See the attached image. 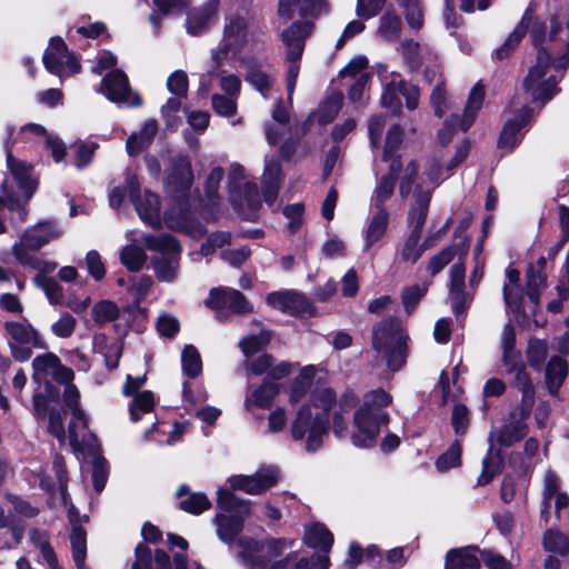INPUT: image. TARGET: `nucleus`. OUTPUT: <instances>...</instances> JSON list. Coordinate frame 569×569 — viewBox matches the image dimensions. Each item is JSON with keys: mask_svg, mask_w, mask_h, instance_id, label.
Here are the masks:
<instances>
[{"mask_svg": "<svg viewBox=\"0 0 569 569\" xmlns=\"http://www.w3.org/2000/svg\"><path fill=\"white\" fill-rule=\"evenodd\" d=\"M543 548L549 552L566 555L569 551L568 538L556 530H547L543 535Z\"/></svg>", "mask_w": 569, "mask_h": 569, "instance_id": "obj_61", "label": "nucleus"}, {"mask_svg": "<svg viewBox=\"0 0 569 569\" xmlns=\"http://www.w3.org/2000/svg\"><path fill=\"white\" fill-rule=\"evenodd\" d=\"M291 439L307 452L322 447L328 437L327 429H290Z\"/></svg>", "mask_w": 569, "mask_h": 569, "instance_id": "obj_35", "label": "nucleus"}, {"mask_svg": "<svg viewBox=\"0 0 569 569\" xmlns=\"http://www.w3.org/2000/svg\"><path fill=\"white\" fill-rule=\"evenodd\" d=\"M153 407L154 397L151 391L137 393L129 408L131 422L137 423L140 420V417L144 413L151 412Z\"/></svg>", "mask_w": 569, "mask_h": 569, "instance_id": "obj_53", "label": "nucleus"}, {"mask_svg": "<svg viewBox=\"0 0 569 569\" xmlns=\"http://www.w3.org/2000/svg\"><path fill=\"white\" fill-rule=\"evenodd\" d=\"M29 538L33 546L40 551L43 561L49 569H62L59 566L57 555L49 542V535L47 531L39 529H31Z\"/></svg>", "mask_w": 569, "mask_h": 569, "instance_id": "obj_41", "label": "nucleus"}, {"mask_svg": "<svg viewBox=\"0 0 569 569\" xmlns=\"http://www.w3.org/2000/svg\"><path fill=\"white\" fill-rule=\"evenodd\" d=\"M92 319L99 326L106 325L116 320L119 317L118 306L110 300H101L92 308Z\"/></svg>", "mask_w": 569, "mask_h": 569, "instance_id": "obj_57", "label": "nucleus"}, {"mask_svg": "<svg viewBox=\"0 0 569 569\" xmlns=\"http://www.w3.org/2000/svg\"><path fill=\"white\" fill-rule=\"evenodd\" d=\"M270 341V333L261 331L259 335H249L244 337L239 347L246 357H250L267 346Z\"/></svg>", "mask_w": 569, "mask_h": 569, "instance_id": "obj_64", "label": "nucleus"}, {"mask_svg": "<svg viewBox=\"0 0 569 569\" xmlns=\"http://www.w3.org/2000/svg\"><path fill=\"white\" fill-rule=\"evenodd\" d=\"M217 503L221 510L230 513V516H216L218 537L223 542L231 543L241 531L243 520L250 512L249 502L238 499L230 490L219 489Z\"/></svg>", "mask_w": 569, "mask_h": 569, "instance_id": "obj_5", "label": "nucleus"}, {"mask_svg": "<svg viewBox=\"0 0 569 569\" xmlns=\"http://www.w3.org/2000/svg\"><path fill=\"white\" fill-rule=\"evenodd\" d=\"M241 550L238 557L248 569H328L329 559L316 556L311 560H297L292 552H287L290 545L281 539L256 541L241 538L238 542Z\"/></svg>", "mask_w": 569, "mask_h": 569, "instance_id": "obj_1", "label": "nucleus"}, {"mask_svg": "<svg viewBox=\"0 0 569 569\" xmlns=\"http://www.w3.org/2000/svg\"><path fill=\"white\" fill-rule=\"evenodd\" d=\"M32 368L33 379L38 382L48 383L49 378H51L59 383H68L74 377L73 371L62 366L60 359L52 352L37 356L32 360Z\"/></svg>", "mask_w": 569, "mask_h": 569, "instance_id": "obj_20", "label": "nucleus"}, {"mask_svg": "<svg viewBox=\"0 0 569 569\" xmlns=\"http://www.w3.org/2000/svg\"><path fill=\"white\" fill-rule=\"evenodd\" d=\"M333 403L332 390H319L312 395L309 403L300 408L293 427H326L329 425V411Z\"/></svg>", "mask_w": 569, "mask_h": 569, "instance_id": "obj_15", "label": "nucleus"}, {"mask_svg": "<svg viewBox=\"0 0 569 569\" xmlns=\"http://www.w3.org/2000/svg\"><path fill=\"white\" fill-rule=\"evenodd\" d=\"M61 233V229L52 222L39 223L21 234L20 240L12 246V253L21 266L42 273H50L57 268V263L44 260L33 252L59 238Z\"/></svg>", "mask_w": 569, "mask_h": 569, "instance_id": "obj_2", "label": "nucleus"}, {"mask_svg": "<svg viewBox=\"0 0 569 569\" xmlns=\"http://www.w3.org/2000/svg\"><path fill=\"white\" fill-rule=\"evenodd\" d=\"M229 184L233 204L242 214L250 218L260 207L261 201L257 186L247 181L246 170L241 164H231Z\"/></svg>", "mask_w": 569, "mask_h": 569, "instance_id": "obj_11", "label": "nucleus"}, {"mask_svg": "<svg viewBox=\"0 0 569 569\" xmlns=\"http://www.w3.org/2000/svg\"><path fill=\"white\" fill-rule=\"evenodd\" d=\"M279 478V469L274 466H268L259 468L252 476H232L228 479V482L234 490H242L249 495H260L273 487Z\"/></svg>", "mask_w": 569, "mask_h": 569, "instance_id": "obj_19", "label": "nucleus"}, {"mask_svg": "<svg viewBox=\"0 0 569 569\" xmlns=\"http://www.w3.org/2000/svg\"><path fill=\"white\" fill-rule=\"evenodd\" d=\"M207 306L218 312V316L224 310L230 309L236 313H247L251 311V306L244 296L230 288L212 289L207 300Z\"/></svg>", "mask_w": 569, "mask_h": 569, "instance_id": "obj_25", "label": "nucleus"}, {"mask_svg": "<svg viewBox=\"0 0 569 569\" xmlns=\"http://www.w3.org/2000/svg\"><path fill=\"white\" fill-rule=\"evenodd\" d=\"M427 290H428L427 283L412 284V286L406 287L402 290L401 301H402L403 308L407 313H411L416 309L417 305L419 303L421 298L426 295Z\"/></svg>", "mask_w": 569, "mask_h": 569, "instance_id": "obj_62", "label": "nucleus"}, {"mask_svg": "<svg viewBox=\"0 0 569 569\" xmlns=\"http://www.w3.org/2000/svg\"><path fill=\"white\" fill-rule=\"evenodd\" d=\"M568 375V366L560 357H553L546 368V383L551 395H557Z\"/></svg>", "mask_w": 569, "mask_h": 569, "instance_id": "obj_44", "label": "nucleus"}, {"mask_svg": "<svg viewBox=\"0 0 569 569\" xmlns=\"http://www.w3.org/2000/svg\"><path fill=\"white\" fill-rule=\"evenodd\" d=\"M99 92L117 104L139 107L142 103L140 96L129 87L127 74L119 69L111 71L102 79Z\"/></svg>", "mask_w": 569, "mask_h": 569, "instance_id": "obj_17", "label": "nucleus"}, {"mask_svg": "<svg viewBox=\"0 0 569 569\" xmlns=\"http://www.w3.org/2000/svg\"><path fill=\"white\" fill-rule=\"evenodd\" d=\"M72 557L78 569H84L87 557V533L80 526H74L70 535Z\"/></svg>", "mask_w": 569, "mask_h": 569, "instance_id": "obj_50", "label": "nucleus"}, {"mask_svg": "<svg viewBox=\"0 0 569 569\" xmlns=\"http://www.w3.org/2000/svg\"><path fill=\"white\" fill-rule=\"evenodd\" d=\"M521 430L522 429H491L488 437L489 452L488 457L483 460L482 473L478 478L479 485H487L491 481L501 462V452L523 438Z\"/></svg>", "mask_w": 569, "mask_h": 569, "instance_id": "obj_12", "label": "nucleus"}, {"mask_svg": "<svg viewBox=\"0 0 569 569\" xmlns=\"http://www.w3.org/2000/svg\"><path fill=\"white\" fill-rule=\"evenodd\" d=\"M388 226V209H371L370 217L368 218V222L362 231L363 252H367L387 234Z\"/></svg>", "mask_w": 569, "mask_h": 569, "instance_id": "obj_29", "label": "nucleus"}, {"mask_svg": "<svg viewBox=\"0 0 569 569\" xmlns=\"http://www.w3.org/2000/svg\"><path fill=\"white\" fill-rule=\"evenodd\" d=\"M214 79L219 80L220 89L227 96L239 98L241 89L240 78L224 70L223 66L216 67L212 60L207 72L200 76L199 91L206 94L211 89Z\"/></svg>", "mask_w": 569, "mask_h": 569, "instance_id": "obj_24", "label": "nucleus"}, {"mask_svg": "<svg viewBox=\"0 0 569 569\" xmlns=\"http://www.w3.org/2000/svg\"><path fill=\"white\" fill-rule=\"evenodd\" d=\"M411 194L412 203L408 214V224L410 232L421 234L431 200V189L425 188L423 184H417V187L412 189Z\"/></svg>", "mask_w": 569, "mask_h": 569, "instance_id": "obj_27", "label": "nucleus"}, {"mask_svg": "<svg viewBox=\"0 0 569 569\" xmlns=\"http://www.w3.org/2000/svg\"><path fill=\"white\" fill-rule=\"evenodd\" d=\"M40 273L34 278L37 286L44 291L50 303H61L63 299L62 287L54 279L44 277L46 273Z\"/></svg>", "mask_w": 569, "mask_h": 569, "instance_id": "obj_59", "label": "nucleus"}, {"mask_svg": "<svg viewBox=\"0 0 569 569\" xmlns=\"http://www.w3.org/2000/svg\"><path fill=\"white\" fill-rule=\"evenodd\" d=\"M483 99V87L480 83L475 84L470 91L462 119L459 121L457 116H451L447 119L438 132V141L445 146L451 141L457 128L463 131L468 130L473 123L478 111L481 109Z\"/></svg>", "mask_w": 569, "mask_h": 569, "instance_id": "obj_16", "label": "nucleus"}, {"mask_svg": "<svg viewBox=\"0 0 569 569\" xmlns=\"http://www.w3.org/2000/svg\"><path fill=\"white\" fill-rule=\"evenodd\" d=\"M466 269L463 263H455L450 270L449 296L456 313L462 312L469 301L463 292Z\"/></svg>", "mask_w": 569, "mask_h": 569, "instance_id": "obj_34", "label": "nucleus"}, {"mask_svg": "<svg viewBox=\"0 0 569 569\" xmlns=\"http://www.w3.org/2000/svg\"><path fill=\"white\" fill-rule=\"evenodd\" d=\"M242 64L246 70V81L252 84L267 99V91L272 88L274 82L273 74L264 64L254 59L242 61Z\"/></svg>", "mask_w": 569, "mask_h": 569, "instance_id": "obj_31", "label": "nucleus"}, {"mask_svg": "<svg viewBox=\"0 0 569 569\" xmlns=\"http://www.w3.org/2000/svg\"><path fill=\"white\" fill-rule=\"evenodd\" d=\"M193 182V172L190 161L182 156L176 157L171 162V169L167 177V188L172 192L188 190Z\"/></svg>", "mask_w": 569, "mask_h": 569, "instance_id": "obj_30", "label": "nucleus"}, {"mask_svg": "<svg viewBox=\"0 0 569 569\" xmlns=\"http://www.w3.org/2000/svg\"><path fill=\"white\" fill-rule=\"evenodd\" d=\"M247 29L248 23L242 17L232 16L227 20L220 43L211 50V60L216 67L224 66L240 53L247 42Z\"/></svg>", "mask_w": 569, "mask_h": 569, "instance_id": "obj_10", "label": "nucleus"}, {"mask_svg": "<svg viewBox=\"0 0 569 569\" xmlns=\"http://www.w3.org/2000/svg\"><path fill=\"white\" fill-rule=\"evenodd\" d=\"M126 189L140 219L153 228H159L161 226L159 197L149 190L140 194L138 179L130 171L126 172Z\"/></svg>", "mask_w": 569, "mask_h": 569, "instance_id": "obj_14", "label": "nucleus"}, {"mask_svg": "<svg viewBox=\"0 0 569 569\" xmlns=\"http://www.w3.org/2000/svg\"><path fill=\"white\" fill-rule=\"evenodd\" d=\"M147 249L158 252L160 256L154 258V271L159 280L172 281L179 270L180 246L177 240L169 234L143 237Z\"/></svg>", "mask_w": 569, "mask_h": 569, "instance_id": "obj_7", "label": "nucleus"}, {"mask_svg": "<svg viewBox=\"0 0 569 569\" xmlns=\"http://www.w3.org/2000/svg\"><path fill=\"white\" fill-rule=\"evenodd\" d=\"M3 329L10 353L19 362L30 359L32 348H46L40 333L26 320L7 321L3 325Z\"/></svg>", "mask_w": 569, "mask_h": 569, "instance_id": "obj_8", "label": "nucleus"}, {"mask_svg": "<svg viewBox=\"0 0 569 569\" xmlns=\"http://www.w3.org/2000/svg\"><path fill=\"white\" fill-rule=\"evenodd\" d=\"M545 51L552 56L555 69H565L569 64V11L559 10L551 18L549 46Z\"/></svg>", "mask_w": 569, "mask_h": 569, "instance_id": "obj_13", "label": "nucleus"}, {"mask_svg": "<svg viewBox=\"0 0 569 569\" xmlns=\"http://www.w3.org/2000/svg\"><path fill=\"white\" fill-rule=\"evenodd\" d=\"M446 569H479L477 549L467 547L448 552Z\"/></svg>", "mask_w": 569, "mask_h": 569, "instance_id": "obj_39", "label": "nucleus"}, {"mask_svg": "<svg viewBox=\"0 0 569 569\" xmlns=\"http://www.w3.org/2000/svg\"><path fill=\"white\" fill-rule=\"evenodd\" d=\"M421 234L410 232L405 244L400 251V257L403 261L416 263L423 252V247L420 244Z\"/></svg>", "mask_w": 569, "mask_h": 569, "instance_id": "obj_60", "label": "nucleus"}, {"mask_svg": "<svg viewBox=\"0 0 569 569\" xmlns=\"http://www.w3.org/2000/svg\"><path fill=\"white\" fill-rule=\"evenodd\" d=\"M312 32V24L308 21L302 23H292L283 30L281 38L286 50L287 68V91L288 99L291 100L297 79L299 76V60L305 50V41Z\"/></svg>", "mask_w": 569, "mask_h": 569, "instance_id": "obj_6", "label": "nucleus"}, {"mask_svg": "<svg viewBox=\"0 0 569 569\" xmlns=\"http://www.w3.org/2000/svg\"><path fill=\"white\" fill-rule=\"evenodd\" d=\"M418 163L409 160L403 167L401 161L392 160L389 164L388 173L383 174L378 181L371 196V209H387L386 203L391 199L395 192L396 179L399 177V194L407 199L413 189V178L418 172Z\"/></svg>", "mask_w": 569, "mask_h": 569, "instance_id": "obj_4", "label": "nucleus"}, {"mask_svg": "<svg viewBox=\"0 0 569 569\" xmlns=\"http://www.w3.org/2000/svg\"><path fill=\"white\" fill-rule=\"evenodd\" d=\"M355 422L357 427H380L388 425L390 418L385 409L362 405L355 413Z\"/></svg>", "mask_w": 569, "mask_h": 569, "instance_id": "obj_45", "label": "nucleus"}, {"mask_svg": "<svg viewBox=\"0 0 569 569\" xmlns=\"http://www.w3.org/2000/svg\"><path fill=\"white\" fill-rule=\"evenodd\" d=\"M401 30V20L392 11H386L379 21L378 34L388 41L398 39Z\"/></svg>", "mask_w": 569, "mask_h": 569, "instance_id": "obj_52", "label": "nucleus"}, {"mask_svg": "<svg viewBox=\"0 0 569 569\" xmlns=\"http://www.w3.org/2000/svg\"><path fill=\"white\" fill-rule=\"evenodd\" d=\"M403 134H405L403 129L398 124L392 126L388 130V133L386 137V144L383 148V156H382V159L386 162L391 163L392 160L400 161V158L396 156V152L398 151L400 144L402 143Z\"/></svg>", "mask_w": 569, "mask_h": 569, "instance_id": "obj_56", "label": "nucleus"}, {"mask_svg": "<svg viewBox=\"0 0 569 569\" xmlns=\"http://www.w3.org/2000/svg\"><path fill=\"white\" fill-rule=\"evenodd\" d=\"M305 542L313 549L327 552L333 543V537L325 526L316 523L306 530Z\"/></svg>", "mask_w": 569, "mask_h": 569, "instance_id": "obj_46", "label": "nucleus"}, {"mask_svg": "<svg viewBox=\"0 0 569 569\" xmlns=\"http://www.w3.org/2000/svg\"><path fill=\"white\" fill-rule=\"evenodd\" d=\"M550 61L549 52L538 50L536 64L529 69L523 80V88L530 93L532 101L546 102L558 92L557 79L549 74Z\"/></svg>", "mask_w": 569, "mask_h": 569, "instance_id": "obj_9", "label": "nucleus"}, {"mask_svg": "<svg viewBox=\"0 0 569 569\" xmlns=\"http://www.w3.org/2000/svg\"><path fill=\"white\" fill-rule=\"evenodd\" d=\"M49 431L59 440H69V445L80 459H90L101 452L98 439L90 429H49Z\"/></svg>", "mask_w": 569, "mask_h": 569, "instance_id": "obj_18", "label": "nucleus"}, {"mask_svg": "<svg viewBox=\"0 0 569 569\" xmlns=\"http://www.w3.org/2000/svg\"><path fill=\"white\" fill-rule=\"evenodd\" d=\"M147 256L143 249L137 244H128L120 252L122 264L130 271H139L144 264Z\"/></svg>", "mask_w": 569, "mask_h": 569, "instance_id": "obj_54", "label": "nucleus"}, {"mask_svg": "<svg viewBox=\"0 0 569 569\" xmlns=\"http://www.w3.org/2000/svg\"><path fill=\"white\" fill-rule=\"evenodd\" d=\"M281 179L282 174L280 162L273 157H267L262 174V187L264 201L268 204H272L276 201Z\"/></svg>", "mask_w": 569, "mask_h": 569, "instance_id": "obj_32", "label": "nucleus"}, {"mask_svg": "<svg viewBox=\"0 0 569 569\" xmlns=\"http://www.w3.org/2000/svg\"><path fill=\"white\" fill-rule=\"evenodd\" d=\"M183 429H146L143 440L156 445L172 446L182 439Z\"/></svg>", "mask_w": 569, "mask_h": 569, "instance_id": "obj_51", "label": "nucleus"}, {"mask_svg": "<svg viewBox=\"0 0 569 569\" xmlns=\"http://www.w3.org/2000/svg\"><path fill=\"white\" fill-rule=\"evenodd\" d=\"M530 28L532 41L537 47L541 41L543 27L539 22L535 21L533 7L529 6L525 11L520 23L509 34L505 43L496 51L498 59L507 58L511 51L518 46L521 38L525 36L527 29Z\"/></svg>", "mask_w": 569, "mask_h": 569, "instance_id": "obj_22", "label": "nucleus"}, {"mask_svg": "<svg viewBox=\"0 0 569 569\" xmlns=\"http://www.w3.org/2000/svg\"><path fill=\"white\" fill-rule=\"evenodd\" d=\"M516 332L511 323L505 325L501 332L502 361L508 369H516L520 352L516 350Z\"/></svg>", "mask_w": 569, "mask_h": 569, "instance_id": "obj_42", "label": "nucleus"}, {"mask_svg": "<svg viewBox=\"0 0 569 569\" xmlns=\"http://www.w3.org/2000/svg\"><path fill=\"white\" fill-rule=\"evenodd\" d=\"M107 342L104 335H98L94 337L93 347L97 352L104 357L107 367L114 369L118 366L122 348L119 341H113L110 345Z\"/></svg>", "mask_w": 569, "mask_h": 569, "instance_id": "obj_49", "label": "nucleus"}, {"mask_svg": "<svg viewBox=\"0 0 569 569\" xmlns=\"http://www.w3.org/2000/svg\"><path fill=\"white\" fill-rule=\"evenodd\" d=\"M338 439L349 438L357 448L366 449L375 446L378 429H333Z\"/></svg>", "mask_w": 569, "mask_h": 569, "instance_id": "obj_43", "label": "nucleus"}, {"mask_svg": "<svg viewBox=\"0 0 569 569\" xmlns=\"http://www.w3.org/2000/svg\"><path fill=\"white\" fill-rule=\"evenodd\" d=\"M177 496L181 498L179 502L180 509L192 515H200L211 506L210 500L204 493L189 492V488L186 485L179 487Z\"/></svg>", "mask_w": 569, "mask_h": 569, "instance_id": "obj_36", "label": "nucleus"}, {"mask_svg": "<svg viewBox=\"0 0 569 569\" xmlns=\"http://www.w3.org/2000/svg\"><path fill=\"white\" fill-rule=\"evenodd\" d=\"M7 152V167L13 177L18 188L24 194V201L21 202L24 207L28 200L33 196L38 187V180L33 177L32 166L17 159L12 156L11 146L9 141L4 144Z\"/></svg>", "mask_w": 569, "mask_h": 569, "instance_id": "obj_23", "label": "nucleus"}, {"mask_svg": "<svg viewBox=\"0 0 569 569\" xmlns=\"http://www.w3.org/2000/svg\"><path fill=\"white\" fill-rule=\"evenodd\" d=\"M461 463V447L458 441H455L446 452H443L436 460V468L439 472H447L448 470L459 467Z\"/></svg>", "mask_w": 569, "mask_h": 569, "instance_id": "obj_58", "label": "nucleus"}, {"mask_svg": "<svg viewBox=\"0 0 569 569\" xmlns=\"http://www.w3.org/2000/svg\"><path fill=\"white\" fill-rule=\"evenodd\" d=\"M528 107H523L521 112L513 119L507 120L499 138V147L506 150H512L520 141V130L530 118Z\"/></svg>", "mask_w": 569, "mask_h": 569, "instance_id": "obj_33", "label": "nucleus"}, {"mask_svg": "<svg viewBox=\"0 0 569 569\" xmlns=\"http://www.w3.org/2000/svg\"><path fill=\"white\" fill-rule=\"evenodd\" d=\"M407 339L401 321L396 318L385 319L373 327V348L387 358L388 367L393 371L406 362Z\"/></svg>", "mask_w": 569, "mask_h": 569, "instance_id": "obj_3", "label": "nucleus"}, {"mask_svg": "<svg viewBox=\"0 0 569 569\" xmlns=\"http://www.w3.org/2000/svg\"><path fill=\"white\" fill-rule=\"evenodd\" d=\"M298 363L277 361L271 355H261L249 365V370L256 376L267 375L270 380H281L288 377Z\"/></svg>", "mask_w": 569, "mask_h": 569, "instance_id": "obj_28", "label": "nucleus"}, {"mask_svg": "<svg viewBox=\"0 0 569 569\" xmlns=\"http://www.w3.org/2000/svg\"><path fill=\"white\" fill-rule=\"evenodd\" d=\"M213 16V6H206L191 10L187 18V31L192 36L201 33L208 28Z\"/></svg>", "mask_w": 569, "mask_h": 569, "instance_id": "obj_47", "label": "nucleus"}, {"mask_svg": "<svg viewBox=\"0 0 569 569\" xmlns=\"http://www.w3.org/2000/svg\"><path fill=\"white\" fill-rule=\"evenodd\" d=\"M508 370L515 372V386L522 393V415H526L530 411L535 402L533 385L521 361H519L516 369Z\"/></svg>", "mask_w": 569, "mask_h": 569, "instance_id": "obj_40", "label": "nucleus"}, {"mask_svg": "<svg viewBox=\"0 0 569 569\" xmlns=\"http://www.w3.org/2000/svg\"><path fill=\"white\" fill-rule=\"evenodd\" d=\"M278 392V385L270 381H264L259 387L250 388L248 390L244 405L248 409H250L253 406L266 408L271 403V401L274 399Z\"/></svg>", "mask_w": 569, "mask_h": 569, "instance_id": "obj_38", "label": "nucleus"}, {"mask_svg": "<svg viewBox=\"0 0 569 569\" xmlns=\"http://www.w3.org/2000/svg\"><path fill=\"white\" fill-rule=\"evenodd\" d=\"M92 460V482L94 490L97 492H101L107 483L109 476V463L108 461L99 453L96 457L90 458Z\"/></svg>", "mask_w": 569, "mask_h": 569, "instance_id": "obj_63", "label": "nucleus"}, {"mask_svg": "<svg viewBox=\"0 0 569 569\" xmlns=\"http://www.w3.org/2000/svg\"><path fill=\"white\" fill-rule=\"evenodd\" d=\"M316 373L317 368L312 365L300 370L290 387L289 398L291 402L298 401L309 390Z\"/></svg>", "mask_w": 569, "mask_h": 569, "instance_id": "obj_48", "label": "nucleus"}, {"mask_svg": "<svg viewBox=\"0 0 569 569\" xmlns=\"http://www.w3.org/2000/svg\"><path fill=\"white\" fill-rule=\"evenodd\" d=\"M43 63L49 72L58 76L62 74L64 68L71 73H77L80 70V64L76 57L68 51L64 41L59 37L50 40L49 47L43 54Z\"/></svg>", "mask_w": 569, "mask_h": 569, "instance_id": "obj_21", "label": "nucleus"}, {"mask_svg": "<svg viewBox=\"0 0 569 569\" xmlns=\"http://www.w3.org/2000/svg\"><path fill=\"white\" fill-rule=\"evenodd\" d=\"M182 371L189 378L198 377L202 371L200 353L193 346H186L181 353Z\"/></svg>", "mask_w": 569, "mask_h": 569, "instance_id": "obj_55", "label": "nucleus"}, {"mask_svg": "<svg viewBox=\"0 0 569 569\" xmlns=\"http://www.w3.org/2000/svg\"><path fill=\"white\" fill-rule=\"evenodd\" d=\"M325 9L322 0H280L279 1V17L289 21L297 14L301 17L302 21H296L295 23L310 22L309 19L317 18Z\"/></svg>", "mask_w": 569, "mask_h": 569, "instance_id": "obj_26", "label": "nucleus"}, {"mask_svg": "<svg viewBox=\"0 0 569 569\" xmlns=\"http://www.w3.org/2000/svg\"><path fill=\"white\" fill-rule=\"evenodd\" d=\"M158 127L154 120L147 121L139 132L132 133L126 143L129 156H137L142 152L152 142Z\"/></svg>", "mask_w": 569, "mask_h": 569, "instance_id": "obj_37", "label": "nucleus"}]
</instances>
